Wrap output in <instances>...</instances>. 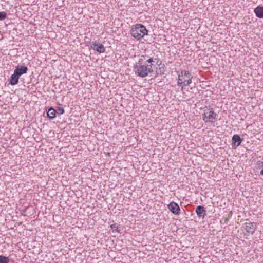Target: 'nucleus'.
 <instances>
[{"label":"nucleus","instance_id":"obj_12","mask_svg":"<svg viewBox=\"0 0 263 263\" xmlns=\"http://www.w3.org/2000/svg\"><path fill=\"white\" fill-rule=\"evenodd\" d=\"M254 12L258 18H263V6H257L254 9Z\"/></svg>","mask_w":263,"mask_h":263},{"label":"nucleus","instance_id":"obj_7","mask_svg":"<svg viewBox=\"0 0 263 263\" xmlns=\"http://www.w3.org/2000/svg\"><path fill=\"white\" fill-rule=\"evenodd\" d=\"M28 70L27 67L24 64L17 65L14 69V72L20 77L22 75L26 74Z\"/></svg>","mask_w":263,"mask_h":263},{"label":"nucleus","instance_id":"obj_3","mask_svg":"<svg viewBox=\"0 0 263 263\" xmlns=\"http://www.w3.org/2000/svg\"><path fill=\"white\" fill-rule=\"evenodd\" d=\"M134 68L135 69H136L135 71L136 74L138 77L142 78L146 77L149 73H152L150 68H149V67H147L146 64L143 65L136 64Z\"/></svg>","mask_w":263,"mask_h":263},{"label":"nucleus","instance_id":"obj_8","mask_svg":"<svg viewBox=\"0 0 263 263\" xmlns=\"http://www.w3.org/2000/svg\"><path fill=\"white\" fill-rule=\"evenodd\" d=\"M91 48L100 53H104L105 51V49L104 46L97 41L92 42Z\"/></svg>","mask_w":263,"mask_h":263},{"label":"nucleus","instance_id":"obj_6","mask_svg":"<svg viewBox=\"0 0 263 263\" xmlns=\"http://www.w3.org/2000/svg\"><path fill=\"white\" fill-rule=\"evenodd\" d=\"M168 209L170 211L175 215H178L180 211V208L178 204L172 201L167 205Z\"/></svg>","mask_w":263,"mask_h":263},{"label":"nucleus","instance_id":"obj_5","mask_svg":"<svg viewBox=\"0 0 263 263\" xmlns=\"http://www.w3.org/2000/svg\"><path fill=\"white\" fill-rule=\"evenodd\" d=\"M242 228L248 233V235H252L257 229V224L254 222H246L243 224Z\"/></svg>","mask_w":263,"mask_h":263},{"label":"nucleus","instance_id":"obj_11","mask_svg":"<svg viewBox=\"0 0 263 263\" xmlns=\"http://www.w3.org/2000/svg\"><path fill=\"white\" fill-rule=\"evenodd\" d=\"M243 139H241L239 135H234L232 137V144L235 146H239L242 142Z\"/></svg>","mask_w":263,"mask_h":263},{"label":"nucleus","instance_id":"obj_24","mask_svg":"<svg viewBox=\"0 0 263 263\" xmlns=\"http://www.w3.org/2000/svg\"><path fill=\"white\" fill-rule=\"evenodd\" d=\"M260 174L263 175V169L260 171Z\"/></svg>","mask_w":263,"mask_h":263},{"label":"nucleus","instance_id":"obj_1","mask_svg":"<svg viewBox=\"0 0 263 263\" xmlns=\"http://www.w3.org/2000/svg\"><path fill=\"white\" fill-rule=\"evenodd\" d=\"M192 78L193 76L189 71L181 70L178 73L177 85L181 86L182 90L184 87L189 85L192 83Z\"/></svg>","mask_w":263,"mask_h":263},{"label":"nucleus","instance_id":"obj_13","mask_svg":"<svg viewBox=\"0 0 263 263\" xmlns=\"http://www.w3.org/2000/svg\"><path fill=\"white\" fill-rule=\"evenodd\" d=\"M56 110L52 107H50L47 111V117L49 119H53L55 117Z\"/></svg>","mask_w":263,"mask_h":263},{"label":"nucleus","instance_id":"obj_20","mask_svg":"<svg viewBox=\"0 0 263 263\" xmlns=\"http://www.w3.org/2000/svg\"><path fill=\"white\" fill-rule=\"evenodd\" d=\"M257 164L259 168H262L263 169V161H258L257 162Z\"/></svg>","mask_w":263,"mask_h":263},{"label":"nucleus","instance_id":"obj_14","mask_svg":"<svg viewBox=\"0 0 263 263\" xmlns=\"http://www.w3.org/2000/svg\"><path fill=\"white\" fill-rule=\"evenodd\" d=\"M10 261V259L9 257L0 255V263H9Z\"/></svg>","mask_w":263,"mask_h":263},{"label":"nucleus","instance_id":"obj_2","mask_svg":"<svg viewBox=\"0 0 263 263\" xmlns=\"http://www.w3.org/2000/svg\"><path fill=\"white\" fill-rule=\"evenodd\" d=\"M148 30L142 24H136L130 30L132 35L137 40H141L145 35L147 34Z\"/></svg>","mask_w":263,"mask_h":263},{"label":"nucleus","instance_id":"obj_10","mask_svg":"<svg viewBox=\"0 0 263 263\" xmlns=\"http://www.w3.org/2000/svg\"><path fill=\"white\" fill-rule=\"evenodd\" d=\"M195 212L197 215L200 217L204 218V216L206 215V210L203 206H197Z\"/></svg>","mask_w":263,"mask_h":263},{"label":"nucleus","instance_id":"obj_18","mask_svg":"<svg viewBox=\"0 0 263 263\" xmlns=\"http://www.w3.org/2000/svg\"><path fill=\"white\" fill-rule=\"evenodd\" d=\"M110 228L111 229L114 231H116L117 232H118L119 231L118 230V226L117 225V224L116 223H114L111 225H110Z\"/></svg>","mask_w":263,"mask_h":263},{"label":"nucleus","instance_id":"obj_17","mask_svg":"<svg viewBox=\"0 0 263 263\" xmlns=\"http://www.w3.org/2000/svg\"><path fill=\"white\" fill-rule=\"evenodd\" d=\"M57 112L58 114L62 115L64 113V109L62 106H58L57 107Z\"/></svg>","mask_w":263,"mask_h":263},{"label":"nucleus","instance_id":"obj_22","mask_svg":"<svg viewBox=\"0 0 263 263\" xmlns=\"http://www.w3.org/2000/svg\"><path fill=\"white\" fill-rule=\"evenodd\" d=\"M156 64L159 66L161 65L162 61L158 58L156 62Z\"/></svg>","mask_w":263,"mask_h":263},{"label":"nucleus","instance_id":"obj_16","mask_svg":"<svg viewBox=\"0 0 263 263\" xmlns=\"http://www.w3.org/2000/svg\"><path fill=\"white\" fill-rule=\"evenodd\" d=\"M146 55H142L141 58L139 59L138 62L136 64L138 65H143L144 63V60L145 59V58Z\"/></svg>","mask_w":263,"mask_h":263},{"label":"nucleus","instance_id":"obj_4","mask_svg":"<svg viewBox=\"0 0 263 263\" xmlns=\"http://www.w3.org/2000/svg\"><path fill=\"white\" fill-rule=\"evenodd\" d=\"M217 114L215 113L213 109H211L209 111L205 112L203 116V120L205 122L214 123L217 119Z\"/></svg>","mask_w":263,"mask_h":263},{"label":"nucleus","instance_id":"obj_19","mask_svg":"<svg viewBox=\"0 0 263 263\" xmlns=\"http://www.w3.org/2000/svg\"><path fill=\"white\" fill-rule=\"evenodd\" d=\"M147 67H149V68H150V70L152 72L154 71L153 70V67H155V65L153 64V63H147L146 64Z\"/></svg>","mask_w":263,"mask_h":263},{"label":"nucleus","instance_id":"obj_9","mask_svg":"<svg viewBox=\"0 0 263 263\" xmlns=\"http://www.w3.org/2000/svg\"><path fill=\"white\" fill-rule=\"evenodd\" d=\"M20 77L14 71L9 79V83L11 85H15L18 84Z\"/></svg>","mask_w":263,"mask_h":263},{"label":"nucleus","instance_id":"obj_23","mask_svg":"<svg viewBox=\"0 0 263 263\" xmlns=\"http://www.w3.org/2000/svg\"><path fill=\"white\" fill-rule=\"evenodd\" d=\"M158 57H156V58H153V60H154V62H156L157 60H158Z\"/></svg>","mask_w":263,"mask_h":263},{"label":"nucleus","instance_id":"obj_15","mask_svg":"<svg viewBox=\"0 0 263 263\" xmlns=\"http://www.w3.org/2000/svg\"><path fill=\"white\" fill-rule=\"evenodd\" d=\"M7 14L5 11H0V21L4 20L7 18Z\"/></svg>","mask_w":263,"mask_h":263},{"label":"nucleus","instance_id":"obj_21","mask_svg":"<svg viewBox=\"0 0 263 263\" xmlns=\"http://www.w3.org/2000/svg\"><path fill=\"white\" fill-rule=\"evenodd\" d=\"M154 63V60H153V57L149 58L145 61L146 64L147 63Z\"/></svg>","mask_w":263,"mask_h":263}]
</instances>
